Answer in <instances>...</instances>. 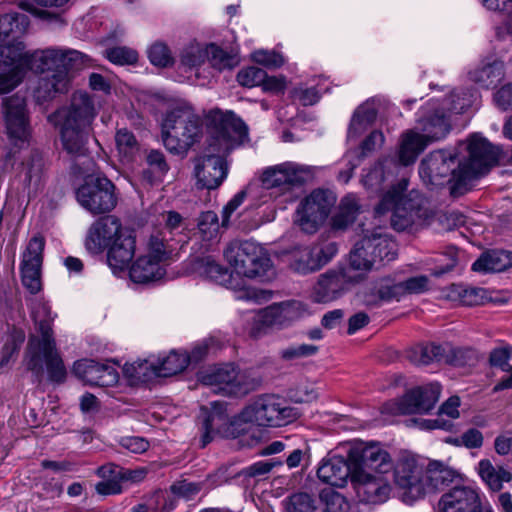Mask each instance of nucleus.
I'll return each instance as SVG.
<instances>
[{"mask_svg": "<svg viewBox=\"0 0 512 512\" xmlns=\"http://www.w3.org/2000/svg\"><path fill=\"white\" fill-rule=\"evenodd\" d=\"M439 386H415L402 397L387 401L383 411L392 415L427 414L439 400Z\"/></svg>", "mask_w": 512, "mask_h": 512, "instance_id": "obj_12", "label": "nucleus"}, {"mask_svg": "<svg viewBox=\"0 0 512 512\" xmlns=\"http://www.w3.org/2000/svg\"><path fill=\"white\" fill-rule=\"evenodd\" d=\"M394 482L402 491V500L412 503L425 494V472L413 457H401L394 468Z\"/></svg>", "mask_w": 512, "mask_h": 512, "instance_id": "obj_15", "label": "nucleus"}, {"mask_svg": "<svg viewBox=\"0 0 512 512\" xmlns=\"http://www.w3.org/2000/svg\"><path fill=\"white\" fill-rule=\"evenodd\" d=\"M44 169L43 156L38 151L31 152L29 158L23 162L20 177L23 184L30 188L33 187L35 190L39 187Z\"/></svg>", "mask_w": 512, "mask_h": 512, "instance_id": "obj_39", "label": "nucleus"}, {"mask_svg": "<svg viewBox=\"0 0 512 512\" xmlns=\"http://www.w3.org/2000/svg\"><path fill=\"white\" fill-rule=\"evenodd\" d=\"M296 302H282L267 307L262 313V322L267 326H285L298 318Z\"/></svg>", "mask_w": 512, "mask_h": 512, "instance_id": "obj_33", "label": "nucleus"}, {"mask_svg": "<svg viewBox=\"0 0 512 512\" xmlns=\"http://www.w3.org/2000/svg\"><path fill=\"white\" fill-rule=\"evenodd\" d=\"M206 56V49H202L198 45H192L182 51L180 63L189 69L196 68L205 62Z\"/></svg>", "mask_w": 512, "mask_h": 512, "instance_id": "obj_60", "label": "nucleus"}, {"mask_svg": "<svg viewBox=\"0 0 512 512\" xmlns=\"http://www.w3.org/2000/svg\"><path fill=\"white\" fill-rule=\"evenodd\" d=\"M122 371L128 380L136 381L138 384H146L155 378L154 365L150 364L147 360L131 364L126 363Z\"/></svg>", "mask_w": 512, "mask_h": 512, "instance_id": "obj_47", "label": "nucleus"}, {"mask_svg": "<svg viewBox=\"0 0 512 512\" xmlns=\"http://www.w3.org/2000/svg\"><path fill=\"white\" fill-rule=\"evenodd\" d=\"M106 58L117 65H132L138 61V53L125 46H116L105 50Z\"/></svg>", "mask_w": 512, "mask_h": 512, "instance_id": "obj_57", "label": "nucleus"}, {"mask_svg": "<svg viewBox=\"0 0 512 512\" xmlns=\"http://www.w3.org/2000/svg\"><path fill=\"white\" fill-rule=\"evenodd\" d=\"M239 371L235 364L224 363L210 366L202 377V384H233Z\"/></svg>", "mask_w": 512, "mask_h": 512, "instance_id": "obj_45", "label": "nucleus"}, {"mask_svg": "<svg viewBox=\"0 0 512 512\" xmlns=\"http://www.w3.org/2000/svg\"><path fill=\"white\" fill-rule=\"evenodd\" d=\"M206 53V59H208L211 66L219 71L232 69L237 64V60L233 55L227 53L215 44L207 46Z\"/></svg>", "mask_w": 512, "mask_h": 512, "instance_id": "obj_54", "label": "nucleus"}, {"mask_svg": "<svg viewBox=\"0 0 512 512\" xmlns=\"http://www.w3.org/2000/svg\"><path fill=\"white\" fill-rule=\"evenodd\" d=\"M98 474L100 476L120 478L122 480H130V481H140L145 477L144 470H122L118 466L104 465L98 469Z\"/></svg>", "mask_w": 512, "mask_h": 512, "instance_id": "obj_58", "label": "nucleus"}, {"mask_svg": "<svg viewBox=\"0 0 512 512\" xmlns=\"http://www.w3.org/2000/svg\"><path fill=\"white\" fill-rule=\"evenodd\" d=\"M107 248V261L113 270H124L135 255L136 236L134 230L124 231Z\"/></svg>", "mask_w": 512, "mask_h": 512, "instance_id": "obj_25", "label": "nucleus"}, {"mask_svg": "<svg viewBox=\"0 0 512 512\" xmlns=\"http://www.w3.org/2000/svg\"><path fill=\"white\" fill-rule=\"evenodd\" d=\"M45 246V241L41 236H34L30 241L26 248V251L23 255V261L40 263L42 264L43 260V250Z\"/></svg>", "mask_w": 512, "mask_h": 512, "instance_id": "obj_64", "label": "nucleus"}, {"mask_svg": "<svg viewBox=\"0 0 512 512\" xmlns=\"http://www.w3.org/2000/svg\"><path fill=\"white\" fill-rule=\"evenodd\" d=\"M399 289L396 283L391 284L388 280L382 279L363 292V302L368 307H378L383 302L399 299Z\"/></svg>", "mask_w": 512, "mask_h": 512, "instance_id": "obj_36", "label": "nucleus"}, {"mask_svg": "<svg viewBox=\"0 0 512 512\" xmlns=\"http://www.w3.org/2000/svg\"><path fill=\"white\" fill-rule=\"evenodd\" d=\"M150 62L158 67H167L173 64L169 48L163 43H155L148 50Z\"/></svg>", "mask_w": 512, "mask_h": 512, "instance_id": "obj_61", "label": "nucleus"}, {"mask_svg": "<svg viewBox=\"0 0 512 512\" xmlns=\"http://www.w3.org/2000/svg\"><path fill=\"white\" fill-rule=\"evenodd\" d=\"M428 277L421 275L416 277H410L405 281L396 283V287H399L398 297H402L405 294H419L423 293L428 289Z\"/></svg>", "mask_w": 512, "mask_h": 512, "instance_id": "obj_59", "label": "nucleus"}, {"mask_svg": "<svg viewBox=\"0 0 512 512\" xmlns=\"http://www.w3.org/2000/svg\"><path fill=\"white\" fill-rule=\"evenodd\" d=\"M76 199L93 215L110 213L118 203L115 184L103 175L87 176L76 190Z\"/></svg>", "mask_w": 512, "mask_h": 512, "instance_id": "obj_10", "label": "nucleus"}, {"mask_svg": "<svg viewBox=\"0 0 512 512\" xmlns=\"http://www.w3.org/2000/svg\"><path fill=\"white\" fill-rule=\"evenodd\" d=\"M41 265L40 263L22 261V284L31 294H36L41 290Z\"/></svg>", "mask_w": 512, "mask_h": 512, "instance_id": "obj_52", "label": "nucleus"}, {"mask_svg": "<svg viewBox=\"0 0 512 512\" xmlns=\"http://www.w3.org/2000/svg\"><path fill=\"white\" fill-rule=\"evenodd\" d=\"M430 144V142L418 132L409 130L403 134L398 153L399 161L402 165L408 166L414 163L421 152Z\"/></svg>", "mask_w": 512, "mask_h": 512, "instance_id": "obj_32", "label": "nucleus"}, {"mask_svg": "<svg viewBox=\"0 0 512 512\" xmlns=\"http://www.w3.org/2000/svg\"><path fill=\"white\" fill-rule=\"evenodd\" d=\"M480 501L479 494L472 487L456 486L440 497L436 512H475Z\"/></svg>", "mask_w": 512, "mask_h": 512, "instance_id": "obj_21", "label": "nucleus"}, {"mask_svg": "<svg viewBox=\"0 0 512 512\" xmlns=\"http://www.w3.org/2000/svg\"><path fill=\"white\" fill-rule=\"evenodd\" d=\"M111 362H113L114 365L120 366L119 361L115 360H107L105 363L94 361L88 371L85 384H118L119 373L117 369L110 364Z\"/></svg>", "mask_w": 512, "mask_h": 512, "instance_id": "obj_41", "label": "nucleus"}, {"mask_svg": "<svg viewBox=\"0 0 512 512\" xmlns=\"http://www.w3.org/2000/svg\"><path fill=\"white\" fill-rule=\"evenodd\" d=\"M240 417L245 422H253L259 426L282 427L297 420L300 413L283 397L277 394H262L243 408Z\"/></svg>", "mask_w": 512, "mask_h": 512, "instance_id": "obj_8", "label": "nucleus"}, {"mask_svg": "<svg viewBox=\"0 0 512 512\" xmlns=\"http://www.w3.org/2000/svg\"><path fill=\"white\" fill-rule=\"evenodd\" d=\"M504 76V64L502 61L483 63L469 72L471 81L483 88L496 86Z\"/></svg>", "mask_w": 512, "mask_h": 512, "instance_id": "obj_34", "label": "nucleus"}, {"mask_svg": "<svg viewBox=\"0 0 512 512\" xmlns=\"http://www.w3.org/2000/svg\"><path fill=\"white\" fill-rule=\"evenodd\" d=\"M455 470L440 461H431L425 471L426 486L440 490L451 484L456 478Z\"/></svg>", "mask_w": 512, "mask_h": 512, "instance_id": "obj_37", "label": "nucleus"}, {"mask_svg": "<svg viewBox=\"0 0 512 512\" xmlns=\"http://www.w3.org/2000/svg\"><path fill=\"white\" fill-rule=\"evenodd\" d=\"M408 179H400L382 197L375 208L377 215L392 210L391 225L397 231H404L427 217V210L422 205V197L414 191L405 195Z\"/></svg>", "mask_w": 512, "mask_h": 512, "instance_id": "obj_5", "label": "nucleus"}, {"mask_svg": "<svg viewBox=\"0 0 512 512\" xmlns=\"http://www.w3.org/2000/svg\"><path fill=\"white\" fill-rule=\"evenodd\" d=\"M98 111L94 99L85 91L74 92L70 102L49 116L59 131L63 150L73 158L88 154V140Z\"/></svg>", "mask_w": 512, "mask_h": 512, "instance_id": "obj_3", "label": "nucleus"}, {"mask_svg": "<svg viewBox=\"0 0 512 512\" xmlns=\"http://www.w3.org/2000/svg\"><path fill=\"white\" fill-rule=\"evenodd\" d=\"M512 347L502 346L491 350L489 354V364L492 368L502 373L498 384H512Z\"/></svg>", "mask_w": 512, "mask_h": 512, "instance_id": "obj_42", "label": "nucleus"}, {"mask_svg": "<svg viewBox=\"0 0 512 512\" xmlns=\"http://www.w3.org/2000/svg\"><path fill=\"white\" fill-rule=\"evenodd\" d=\"M312 178L309 167L292 162L268 167L261 175V184L265 189H275L280 194L292 193Z\"/></svg>", "mask_w": 512, "mask_h": 512, "instance_id": "obj_13", "label": "nucleus"}, {"mask_svg": "<svg viewBox=\"0 0 512 512\" xmlns=\"http://www.w3.org/2000/svg\"><path fill=\"white\" fill-rule=\"evenodd\" d=\"M353 484L357 494L367 503L385 502L390 494V485L383 477H376L367 471L353 474Z\"/></svg>", "mask_w": 512, "mask_h": 512, "instance_id": "obj_24", "label": "nucleus"}, {"mask_svg": "<svg viewBox=\"0 0 512 512\" xmlns=\"http://www.w3.org/2000/svg\"><path fill=\"white\" fill-rule=\"evenodd\" d=\"M455 162L456 155L454 153L445 150L433 151L421 161L419 175L426 184L435 187L442 185L451 176L448 179L451 191L454 173L458 171V168H453Z\"/></svg>", "mask_w": 512, "mask_h": 512, "instance_id": "obj_16", "label": "nucleus"}, {"mask_svg": "<svg viewBox=\"0 0 512 512\" xmlns=\"http://www.w3.org/2000/svg\"><path fill=\"white\" fill-rule=\"evenodd\" d=\"M144 255L157 261V263L162 264V266L166 268L172 260L173 248L164 238L162 232L156 231L149 236L146 244V253Z\"/></svg>", "mask_w": 512, "mask_h": 512, "instance_id": "obj_38", "label": "nucleus"}, {"mask_svg": "<svg viewBox=\"0 0 512 512\" xmlns=\"http://www.w3.org/2000/svg\"><path fill=\"white\" fill-rule=\"evenodd\" d=\"M467 151V158L459 162L458 171L454 173L451 186L453 198L463 196L470 191L472 182L486 174L499 159V150L479 135L471 136Z\"/></svg>", "mask_w": 512, "mask_h": 512, "instance_id": "obj_4", "label": "nucleus"}, {"mask_svg": "<svg viewBox=\"0 0 512 512\" xmlns=\"http://www.w3.org/2000/svg\"><path fill=\"white\" fill-rule=\"evenodd\" d=\"M485 290L482 288L469 287L453 284L448 297L452 300H459L465 306H476L483 302Z\"/></svg>", "mask_w": 512, "mask_h": 512, "instance_id": "obj_50", "label": "nucleus"}, {"mask_svg": "<svg viewBox=\"0 0 512 512\" xmlns=\"http://www.w3.org/2000/svg\"><path fill=\"white\" fill-rule=\"evenodd\" d=\"M115 142L119 154L127 161H131L139 150L134 134L126 128L117 130Z\"/></svg>", "mask_w": 512, "mask_h": 512, "instance_id": "obj_53", "label": "nucleus"}, {"mask_svg": "<svg viewBox=\"0 0 512 512\" xmlns=\"http://www.w3.org/2000/svg\"><path fill=\"white\" fill-rule=\"evenodd\" d=\"M194 270L217 284L232 288V274L212 256L198 257L193 263Z\"/></svg>", "mask_w": 512, "mask_h": 512, "instance_id": "obj_31", "label": "nucleus"}, {"mask_svg": "<svg viewBox=\"0 0 512 512\" xmlns=\"http://www.w3.org/2000/svg\"><path fill=\"white\" fill-rule=\"evenodd\" d=\"M223 257L238 275L260 281H270L275 277L269 253L256 242L231 241L224 248Z\"/></svg>", "mask_w": 512, "mask_h": 512, "instance_id": "obj_7", "label": "nucleus"}, {"mask_svg": "<svg viewBox=\"0 0 512 512\" xmlns=\"http://www.w3.org/2000/svg\"><path fill=\"white\" fill-rule=\"evenodd\" d=\"M346 289V280L342 273L329 271L320 276L314 286L312 298L317 303H328L339 298Z\"/></svg>", "mask_w": 512, "mask_h": 512, "instance_id": "obj_27", "label": "nucleus"}, {"mask_svg": "<svg viewBox=\"0 0 512 512\" xmlns=\"http://www.w3.org/2000/svg\"><path fill=\"white\" fill-rule=\"evenodd\" d=\"M132 229L123 227L119 218L107 215L96 220L89 228L85 245L91 253H101L124 231Z\"/></svg>", "mask_w": 512, "mask_h": 512, "instance_id": "obj_18", "label": "nucleus"}, {"mask_svg": "<svg viewBox=\"0 0 512 512\" xmlns=\"http://www.w3.org/2000/svg\"><path fill=\"white\" fill-rule=\"evenodd\" d=\"M478 362L477 352L472 348L444 347L443 363L458 368L473 367Z\"/></svg>", "mask_w": 512, "mask_h": 512, "instance_id": "obj_46", "label": "nucleus"}, {"mask_svg": "<svg viewBox=\"0 0 512 512\" xmlns=\"http://www.w3.org/2000/svg\"><path fill=\"white\" fill-rule=\"evenodd\" d=\"M38 330L41 334V340L35 337L29 340L31 356L27 362V366L30 370L41 371L42 357L40 353H42L50 380L57 383L63 382L67 372L63 360L56 350L52 327L48 322L41 321Z\"/></svg>", "mask_w": 512, "mask_h": 512, "instance_id": "obj_9", "label": "nucleus"}, {"mask_svg": "<svg viewBox=\"0 0 512 512\" xmlns=\"http://www.w3.org/2000/svg\"><path fill=\"white\" fill-rule=\"evenodd\" d=\"M190 363V357L187 353L171 351L159 365H154L156 377H171L183 372Z\"/></svg>", "mask_w": 512, "mask_h": 512, "instance_id": "obj_43", "label": "nucleus"}, {"mask_svg": "<svg viewBox=\"0 0 512 512\" xmlns=\"http://www.w3.org/2000/svg\"><path fill=\"white\" fill-rule=\"evenodd\" d=\"M287 396L294 403H309L318 397V393L313 386H292Z\"/></svg>", "mask_w": 512, "mask_h": 512, "instance_id": "obj_63", "label": "nucleus"}, {"mask_svg": "<svg viewBox=\"0 0 512 512\" xmlns=\"http://www.w3.org/2000/svg\"><path fill=\"white\" fill-rule=\"evenodd\" d=\"M29 17L19 12H9L0 15V45H15L24 43L19 39L29 27Z\"/></svg>", "mask_w": 512, "mask_h": 512, "instance_id": "obj_26", "label": "nucleus"}, {"mask_svg": "<svg viewBox=\"0 0 512 512\" xmlns=\"http://www.w3.org/2000/svg\"><path fill=\"white\" fill-rule=\"evenodd\" d=\"M376 116L377 111L372 105L368 103L360 105L352 116L349 126V134L354 136L358 135L368 125L375 121Z\"/></svg>", "mask_w": 512, "mask_h": 512, "instance_id": "obj_48", "label": "nucleus"}, {"mask_svg": "<svg viewBox=\"0 0 512 512\" xmlns=\"http://www.w3.org/2000/svg\"><path fill=\"white\" fill-rule=\"evenodd\" d=\"M90 58L72 49L47 48L25 52L21 44L0 45V94L15 89L26 69L42 73L35 90L39 102H46L68 92L72 72L85 67Z\"/></svg>", "mask_w": 512, "mask_h": 512, "instance_id": "obj_1", "label": "nucleus"}, {"mask_svg": "<svg viewBox=\"0 0 512 512\" xmlns=\"http://www.w3.org/2000/svg\"><path fill=\"white\" fill-rule=\"evenodd\" d=\"M237 81L244 87L259 86L265 81V71L254 66L242 69L237 74Z\"/></svg>", "mask_w": 512, "mask_h": 512, "instance_id": "obj_62", "label": "nucleus"}, {"mask_svg": "<svg viewBox=\"0 0 512 512\" xmlns=\"http://www.w3.org/2000/svg\"><path fill=\"white\" fill-rule=\"evenodd\" d=\"M202 120L190 106H178L167 112L162 122L164 146L173 154H186L202 137Z\"/></svg>", "mask_w": 512, "mask_h": 512, "instance_id": "obj_6", "label": "nucleus"}, {"mask_svg": "<svg viewBox=\"0 0 512 512\" xmlns=\"http://www.w3.org/2000/svg\"><path fill=\"white\" fill-rule=\"evenodd\" d=\"M334 202L335 198L328 191L314 190L297 207L295 223L303 232L315 233L328 217Z\"/></svg>", "mask_w": 512, "mask_h": 512, "instance_id": "obj_14", "label": "nucleus"}, {"mask_svg": "<svg viewBox=\"0 0 512 512\" xmlns=\"http://www.w3.org/2000/svg\"><path fill=\"white\" fill-rule=\"evenodd\" d=\"M358 470L349 457L333 456L324 460L317 470L318 478L331 486L343 487L347 480L353 483V474Z\"/></svg>", "mask_w": 512, "mask_h": 512, "instance_id": "obj_23", "label": "nucleus"}, {"mask_svg": "<svg viewBox=\"0 0 512 512\" xmlns=\"http://www.w3.org/2000/svg\"><path fill=\"white\" fill-rule=\"evenodd\" d=\"M335 242L317 243L296 249L292 254L291 268L302 274L317 271L329 263L337 254Z\"/></svg>", "mask_w": 512, "mask_h": 512, "instance_id": "obj_17", "label": "nucleus"}, {"mask_svg": "<svg viewBox=\"0 0 512 512\" xmlns=\"http://www.w3.org/2000/svg\"><path fill=\"white\" fill-rule=\"evenodd\" d=\"M197 225L204 240L215 238L220 228L218 216L214 211L201 213Z\"/></svg>", "mask_w": 512, "mask_h": 512, "instance_id": "obj_56", "label": "nucleus"}, {"mask_svg": "<svg viewBox=\"0 0 512 512\" xmlns=\"http://www.w3.org/2000/svg\"><path fill=\"white\" fill-rule=\"evenodd\" d=\"M349 459L354 461L358 471L373 470L379 473H386L392 467V460L389 453L379 444H360L349 450Z\"/></svg>", "mask_w": 512, "mask_h": 512, "instance_id": "obj_20", "label": "nucleus"}, {"mask_svg": "<svg viewBox=\"0 0 512 512\" xmlns=\"http://www.w3.org/2000/svg\"><path fill=\"white\" fill-rule=\"evenodd\" d=\"M373 249H366L364 246V236L355 243L354 248L350 252L349 262L353 269L355 270H371L376 269V264H368L362 266V263L365 260H372L373 258Z\"/></svg>", "mask_w": 512, "mask_h": 512, "instance_id": "obj_55", "label": "nucleus"}, {"mask_svg": "<svg viewBox=\"0 0 512 512\" xmlns=\"http://www.w3.org/2000/svg\"><path fill=\"white\" fill-rule=\"evenodd\" d=\"M323 512H349L350 504L346 498L333 489H323L319 494Z\"/></svg>", "mask_w": 512, "mask_h": 512, "instance_id": "obj_51", "label": "nucleus"}, {"mask_svg": "<svg viewBox=\"0 0 512 512\" xmlns=\"http://www.w3.org/2000/svg\"><path fill=\"white\" fill-rule=\"evenodd\" d=\"M286 512H323L318 501L306 492L290 495L286 502Z\"/></svg>", "mask_w": 512, "mask_h": 512, "instance_id": "obj_49", "label": "nucleus"}, {"mask_svg": "<svg viewBox=\"0 0 512 512\" xmlns=\"http://www.w3.org/2000/svg\"><path fill=\"white\" fill-rule=\"evenodd\" d=\"M359 210L357 198L351 194L345 196L340 202L338 212L332 218V227L338 230L346 229L355 221Z\"/></svg>", "mask_w": 512, "mask_h": 512, "instance_id": "obj_44", "label": "nucleus"}, {"mask_svg": "<svg viewBox=\"0 0 512 512\" xmlns=\"http://www.w3.org/2000/svg\"><path fill=\"white\" fill-rule=\"evenodd\" d=\"M444 347L435 343H422L407 350V359L416 365L443 363Z\"/></svg>", "mask_w": 512, "mask_h": 512, "instance_id": "obj_35", "label": "nucleus"}, {"mask_svg": "<svg viewBox=\"0 0 512 512\" xmlns=\"http://www.w3.org/2000/svg\"><path fill=\"white\" fill-rule=\"evenodd\" d=\"M209 136L202 155L194 159L197 186L201 189L218 188L228 174L226 156L249 140L248 127L232 111L215 109L207 116Z\"/></svg>", "mask_w": 512, "mask_h": 512, "instance_id": "obj_2", "label": "nucleus"}, {"mask_svg": "<svg viewBox=\"0 0 512 512\" xmlns=\"http://www.w3.org/2000/svg\"><path fill=\"white\" fill-rule=\"evenodd\" d=\"M206 416L202 423L203 435L201 438L202 447H205L211 442V433H225L228 424L232 425L229 416L226 412V404L223 401L211 402V410L207 412L206 409L202 408Z\"/></svg>", "mask_w": 512, "mask_h": 512, "instance_id": "obj_28", "label": "nucleus"}, {"mask_svg": "<svg viewBox=\"0 0 512 512\" xmlns=\"http://www.w3.org/2000/svg\"><path fill=\"white\" fill-rule=\"evenodd\" d=\"M478 471L482 480L493 491L501 490L503 482H509L512 479L511 472L502 466H494L488 459H483L479 462Z\"/></svg>", "mask_w": 512, "mask_h": 512, "instance_id": "obj_40", "label": "nucleus"}, {"mask_svg": "<svg viewBox=\"0 0 512 512\" xmlns=\"http://www.w3.org/2000/svg\"><path fill=\"white\" fill-rule=\"evenodd\" d=\"M364 246L373 249L372 260H365L362 266L376 264V269L390 263L397 257V244L380 229L367 230L364 233Z\"/></svg>", "mask_w": 512, "mask_h": 512, "instance_id": "obj_22", "label": "nucleus"}, {"mask_svg": "<svg viewBox=\"0 0 512 512\" xmlns=\"http://www.w3.org/2000/svg\"><path fill=\"white\" fill-rule=\"evenodd\" d=\"M417 128L432 143L444 139L450 133L452 125L445 107L432 101L417 120Z\"/></svg>", "mask_w": 512, "mask_h": 512, "instance_id": "obj_19", "label": "nucleus"}, {"mask_svg": "<svg viewBox=\"0 0 512 512\" xmlns=\"http://www.w3.org/2000/svg\"><path fill=\"white\" fill-rule=\"evenodd\" d=\"M1 111L6 134L11 144L18 148L28 144L31 128L25 98L18 93L4 97Z\"/></svg>", "mask_w": 512, "mask_h": 512, "instance_id": "obj_11", "label": "nucleus"}, {"mask_svg": "<svg viewBox=\"0 0 512 512\" xmlns=\"http://www.w3.org/2000/svg\"><path fill=\"white\" fill-rule=\"evenodd\" d=\"M166 268L145 255L138 257L131 265L129 275L133 282L146 284L162 279Z\"/></svg>", "mask_w": 512, "mask_h": 512, "instance_id": "obj_30", "label": "nucleus"}, {"mask_svg": "<svg viewBox=\"0 0 512 512\" xmlns=\"http://www.w3.org/2000/svg\"><path fill=\"white\" fill-rule=\"evenodd\" d=\"M512 267V252L506 250H488L472 264V270L480 273H496Z\"/></svg>", "mask_w": 512, "mask_h": 512, "instance_id": "obj_29", "label": "nucleus"}]
</instances>
